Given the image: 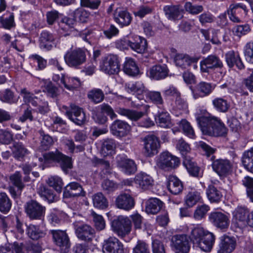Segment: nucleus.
<instances>
[{
    "mask_svg": "<svg viewBox=\"0 0 253 253\" xmlns=\"http://www.w3.org/2000/svg\"><path fill=\"white\" fill-rule=\"evenodd\" d=\"M197 121L203 133L213 136H223L226 134L227 129L224 125L215 117L201 116Z\"/></svg>",
    "mask_w": 253,
    "mask_h": 253,
    "instance_id": "1",
    "label": "nucleus"
},
{
    "mask_svg": "<svg viewBox=\"0 0 253 253\" xmlns=\"http://www.w3.org/2000/svg\"><path fill=\"white\" fill-rule=\"evenodd\" d=\"M189 238L194 245L205 252L211 251L215 240L212 233L206 232L203 227L199 226L192 230Z\"/></svg>",
    "mask_w": 253,
    "mask_h": 253,
    "instance_id": "2",
    "label": "nucleus"
},
{
    "mask_svg": "<svg viewBox=\"0 0 253 253\" xmlns=\"http://www.w3.org/2000/svg\"><path fill=\"white\" fill-rule=\"evenodd\" d=\"M43 156L46 162L59 163L61 169L66 174L68 173L69 170L73 168L72 158L64 155L58 150L46 153L43 154Z\"/></svg>",
    "mask_w": 253,
    "mask_h": 253,
    "instance_id": "3",
    "label": "nucleus"
},
{
    "mask_svg": "<svg viewBox=\"0 0 253 253\" xmlns=\"http://www.w3.org/2000/svg\"><path fill=\"white\" fill-rule=\"evenodd\" d=\"M87 50L76 48L67 51L64 58L66 63L70 67L78 68L86 61Z\"/></svg>",
    "mask_w": 253,
    "mask_h": 253,
    "instance_id": "4",
    "label": "nucleus"
},
{
    "mask_svg": "<svg viewBox=\"0 0 253 253\" xmlns=\"http://www.w3.org/2000/svg\"><path fill=\"white\" fill-rule=\"evenodd\" d=\"M131 226V220L128 217L123 215L116 217L111 222L113 231L121 238H124L130 233Z\"/></svg>",
    "mask_w": 253,
    "mask_h": 253,
    "instance_id": "5",
    "label": "nucleus"
},
{
    "mask_svg": "<svg viewBox=\"0 0 253 253\" xmlns=\"http://www.w3.org/2000/svg\"><path fill=\"white\" fill-rule=\"evenodd\" d=\"M49 234L52 235L53 243L59 248L61 252L68 253L71 247V242L66 231L51 230Z\"/></svg>",
    "mask_w": 253,
    "mask_h": 253,
    "instance_id": "6",
    "label": "nucleus"
},
{
    "mask_svg": "<svg viewBox=\"0 0 253 253\" xmlns=\"http://www.w3.org/2000/svg\"><path fill=\"white\" fill-rule=\"evenodd\" d=\"M180 164L179 159L169 152L162 153L157 161V166L165 171H170L176 169Z\"/></svg>",
    "mask_w": 253,
    "mask_h": 253,
    "instance_id": "7",
    "label": "nucleus"
},
{
    "mask_svg": "<svg viewBox=\"0 0 253 253\" xmlns=\"http://www.w3.org/2000/svg\"><path fill=\"white\" fill-rule=\"evenodd\" d=\"M214 158V156H212L211 158L213 161L212 168L220 177H225L231 173L233 165L229 160L222 159L213 160Z\"/></svg>",
    "mask_w": 253,
    "mask_h": 253,
    "instance_id": "8",
    "label": "nucleus"
},
{
    "mask_svg": "<svg viewBox=\"0 0 253 253\" xmlns=\"http://www.w3.org/2000/svg\"><path fill=\"white\" fill-rule=\"evenodd\" d=\"M25 210L31 219L42 220L44 215L45 208L36 201L31 200L25 205Z\"/></svg>",
    "mask_w": 253,
    "mask_h": 253,
    "instance_id": "9",
    "label": "nucleus"
},
{
    "mask_svg": "<svg viewBox=\"0 0 253 253\" xmlns=\"http://www.w3.org/2000/svg\"><path fill=\"white\" fill-rule=\"evenodd\" d=\"M101 70L109 75L118 74L120 69L119 58L117 55L110 54L105 57L100 65Z\"/></svg>",
    "mask_w": 253,
    "mask_h": 253,
    "instance_id": "10",
    "label": "nucleus"
},
{
    "mask_svg": "<svg viewBox=\"0 0 253 253\" xmlns=\"http://www.w3.org/2000/svg\"><path fill=\"white\" fill-rule=\"evenodd\" d=\"M75 234L77 238L86 243L91 242L95 237V230L87 224L74 223Z\"/></svg>",
    "mask_w": 253,
    "mask_h": 253,
    "instance_id": "11",
    "label": "nucleus"
},
{
    "mask_svg": "<svg viewBox=\"0 0 253 253\" xmlns=\"http://www.w3.org/2000/svg\"><path fill=\"white\" fill-rule=\"evenodd\" d=\"M223 64L219 57L215 54L208 56L200 61V70L203 73H209L210 70L221 69Z\"/></svg>",
    "mask_w": 253,
    "mask_h": 253,
    "instance_id": "12",
    "label": "nucleus"
},
{
    "mask_svg": "<svg viewBox=\"0 0 253 253\" xmlns=\"http://www.w3.org/2000/svg\"><path fill=\"white\" fill-rule=\"evenodd\" d=\"M110 128L112 135L118 138L126 136L131 130L130 126L127 122L118 119L112 123Z\"/></svg>",
    "mask_w": 253,
    "mask_h": 253,
    "instance_id": "13",
    "label": "nucleus"
},
{
    "mask_svg": "<svg viewBox=\"0 0 253 253\" xmlns=\"http://www.w3.org/2000/svg\"><path fill=\"white\" fill-rule=\"evenodd\" d=\"M144 154L146 157H151L157 154L160 147L159 140L154 135H147L144 139Z\"/></svg>",
    "mask_w": 253,
    "mask_h": 253,
    "instance_id": "14",
    "label": "nucleus"
},
{
    "mask_svg": "<svg viewBox=\"0 0 253 253\" xmlns=\"http://www.w3.org/2000/svg\"><path fill=\"white\" fill-rule=\"evenodd\" d=\"M209 221L214 226L220 229H227L230 220L227 215L220 211L211 212L209 216Z\"/></svg>",
    "mask_w": 253,
    "mask_h": 253,
    "instance_id": "15",
    "label": "nucleus"
},
{
    "mask_svg": "<svg viewBox=\"0 0 253 253\" xmlns=\"http://www.w3.org/2000/svg\"><path fill=\"white\" fill-rule=\"evenodd\" d=\"M102 250L104 253H124V246L118 238L110 237L104 240Z\"/></svg>",
    "mask_w": 253,
    "mask_h": 253,
    "instance_id": "16",
    "label": "nucleus"
},
{
    "mask_svg": "<svg viewBox=\"0 0 253 253\" xmlns=\"http://www.w3.org/2000/svg\"><path fill=\"white\" fill-rule=\"evenodd\" d=\"M250 212L245 207H238L233 212V217L237 226L242 228L248 226Z\"/></svg>",
    "mask_w": 253,
    "mask_h": 253,
    "instance_id": "17",
    "label": "nucleus"
},
{
    "mask_svg": "<svg viewBox=\"0 0 253 253\" xmlns=\"http://www.w3.org/2000/svg\"><path fill=\"white\" fill-rule=\"evenodd\" d=\"M171 242L175 250L182 253H188L190 246L188 236L185 234L175 235L172 237Z\"/></svg>",
    "mask_w": 253,
    "mask_h": 253,
    "instance_id": "18",
    "label": "nucleus"
},
{
    "mask_svg": "<svg viewBox=\"0 0 253 253\" xmlns=\"http://www.w3.org/2000/svg\"><path fill=\"white\" fill-rule=\"evenodd\" d=\"M115 205L120 209L128 211L134 207L135 201L130 194L123 193L117 197Z\"/></svg>",
    "mask_w": 253,
    "mask_h": 253,
    "instance_id": "19",
    "label": "nucleus"
},
{
    "mask_svg": "<svg viewBox=\"0 0 253 253\" xmlns=\"http://www.w3.org/2000/svg\"><path fill=\"white\" fill-rule=\"evenodd\" d=\"M85 195V192L84 191L82 185L77 182L69 183L64 188L63 192V197L65 198L84 196Z\"/></svg>",
    "mask_w": 253,
    "mask_h": 253,
    "instance_id": "20",
    "label": "nucleus"
},
{
    "mask_svg": "<svg viewBox=\"0 0 253 253\" xmlns=\"http://www.w3.org/2000/svg\"><path fill=\"white\" fill-rule=\"evenodd\" d=\"M190 88L195 99L209 95L213 89L211 84L205 82H201L194 87H190Z\"/></svg>",
    "mask_w": 253,
    "mask_h": 253,
    "instance_id": "21",
    "label": "nucleus"
},
{
    "mask_svg": "<svg viewBox=\"0 0 253 253\" xmlns=\"http://www.w3.org/2000/svg\"><path fill=\"white\" fill-rule=\"evenodd\" d=\"M66 115L70 120L78 125H82L85 121V115L83 109L75 105H71V110L67 111Z\"/></svg>",
    "mask_w": 253,
    "mask_h": 253,
    "instance_id": "22",
    "label": "nucleus"
},
{
    "mask_svg": "<svg viewBox=\"0 0 253 253\" xmlns=\"http://www.w3.org/2000/svg\"><path fill=\"white\" fill-rule=\"evenodd\" d=\"M169 70L166 65L153 66L147 72V76L151 79L160 80L168 77Z\"/></svg>",
    "mask_w": 253,
    "mask_h": 253,
    "instance_id": "23",
    "label": "nucleus"
},
{
    "mask_svg": "<svg viewBox=\"0 0 253 253\" xmlns=\"http://www.w3.org/2000/svg\"><path fill=\"white\" fill-rule=\"evenodd\" d=\"M236 246V241L234 237L223 236L220 238L218 253H231Z\"/></svg>",
    "mask_w": 253,
    "mask_h": 253,
    "instance_id": "24",
    "label": "nucleus"
},
{
    "mask_svg": "<svg viewBox=\"0 0 253 253\" xmlns=\"http://www.w3.org/2000/svg\"><path fill=\"white\" fill-rule=\"evenodd\" d=\"M225 57L226 62L230 68L234 67H236L239 70H242L245 68V65L238 52L231 50L225 54Z\"/></svg>",
    "mask_w": 253,
    "mask_h": 253,
    "instance_id": "25",
    "label": "nucleus"
},
{
    "mask_svg": "<svg viewBox=\"0 0 253 253\" xmlns=\"http://www.w3.org/2000/svg\"><path fill=\"white\" fill-rule=\"evenodd\" d=\"M54 44V38L52 34L47 31H43L40 35L39 39L40 47L43 50H51Z\"/></svg>",
    "mask_w": 253,
    "mask_h": 253,
    "instance_id": "26",
    "label": "nucleus"
},
{
    "mask_svg": "<svg viewBox=\"0 0 253 253\" xmlns=\"http://www.w3.org/2000/svg\"><path fill=\"white\" fill-rule=\"evenodd\" d=\"M115 111L120 115L126 117L133 121H138L146 114V113L143 112L137 111L136 110L123 107H117L116 108Z\"/></svg>",
    "mask_w": 253,
    "mask_h": 253,
    "instance_id": "27",
    "label": "nucleus"
},
{
    "mask_svg": "<svg viewBox=\"0 0 253 253\" xmlns=\"http://www.w3.org/2000/svg\"><path fill=\"white\" fill-rule=\"evenodd\" d=\"M129 47L138 53L145 52L147 48L146 40L140 36H136L130 40Z\"/></svg>",
    "mask_w": 253,
    "mask_h": 253,
    "instance_id": "28",
    "label": "nucleus"
},
{
    "mask_svg": "<svg viewBox=\"0 0 253 253\" xmlns=\"http://www.w3.org/2000/svg\"><path fill=\"white\" fill-rule=\"evenodd\" d=\"M135 183L142 189H149L153 185V179L151 176L144 172L138 173L134 178Z\"/></svg>",
    "mask_w": 253,
    "mask_h": 253,
    "instance_id": "29",
    "label": "nucleus"
},
{
    "mask_svg": "<svg viewBox=\"0 0 253 253\" xmlns=\"http://www.w3.org/2000/svg\"><path fill=\"white\" fill-rule=\"evenodd\" d=\"M12 155L16 159L21 160L29 153L25 146L19 141H13L11 147Z\"/></svg>",
    "mask_w": 253,
    "mask_h": 253,
    "instance_id": "30",
    "label": "nucleus"
},
{
    "mask_svg": "<svg viewBox=\"0 0 253 253\" xmlns=\"http://www.w3.org/2000/svg\"><path fill=\"white\" fill-rule=\"evenodd\" d=\"M117 164L118 166L126 174H131L136 171V165L132 160L121 158L120 160H118Z\"/></svg>",
    "mask_w": 253,
    "mask_h": 253,
    "instance_id": "31",
    "label": "nucleus"
},
{
    "mask_svg": "<svg viewBox=\"0 0 253 253\" xmlns=\"http://www.w3.org/2000/svg\"><path fill=\"white\" fill-rule=\"evenodd\" d=\"M167 187L169 191L174 195L180 193L183 189L182 182L177 177L173 175L169 176Z\"/></svg>",
    "mask_w": 253,
    "mask_h": 253,
    "instance_id": "32",
    "label": "nucleus"
},
{
    "mask_svg": "<svg viewBox=\"0 0 253 253\" xmlns=\"http://www.w3.org/2000/svg\"><path fill=\"white\" fill-rule=\"evenodd\" d=\"M198 59L197 57L191 58L188 55L178 54L175 56L174 62L177 66L185 69L192 63H196Z\"/></svg>",
    "mask_w": 253,
    "mask_h": 253,
    "instance_id": "33",
    "label": "nucleus"
},
{
    "mask_svg": "<svg viewBox=\"0 0 253 253\" xmlns=\"http://www.w3.org/2000/svg\"><path fill=\"white\" fill-rule=\"evenodd\" d=\"M206 194L208 200L211 203H218L221 201V192L214 185L211 184L206 189Z\"/></svg>",
    "mask_w": 253,
    "mask_h": 253,
    "instance_id": "34",
    "label": "nucleus"
},
{
    "mask_svg": "<svg viewBox=\"0 0 253 253\" xmlns=\"http://www.w3.org/2000/svg\"><path fill=\"white\" fill-rule=\"evenodd\" d=\"M163 203L157 198H150L146 203L145 211L149 214H155L162 209Z\"/></svg>",
    "mask_w": 253,
    "mask_h": 253,
    "instance_id": "35",
    "label": "nucleus"
},
{
    "mask_svg": "<svg viewBox=\"0 0 253 253\" xmlns=\"http://www.w3.org/2000/svg\"><path fill=\"white\" fill-rule=\"evenodd\" d=\"M38 194L44 200L49 203H52L57 201V197L53 191L47 186L41 185L38 189Z\"/></svg>",
    "mask_w": 253,
    "mask_h": 253,
    "instance_id": "36",
    "label": "nucleus"
},
{
    "mask_svg": "<svg viewBox=\"0 0 253 253\" xmlns=\"http://www.w3.org/2000/svg\"><path fill=\"white\" fill-rule=\"evenodd\" d=\"M164 11L169 20H177L182 17L180 14L179 5H166L164 7Z\"/></svg>",
    "mask_w": 253,
    "mask_h": 253,
    "instance_id": "37",
    "label": "nucleus"
},
{
    "mask_svg": "<svg viewBox=\"0 0 253 253\" xmlns=\"http://www.w3.org/2000/svg\"><path fill=\"white\" fill-rule=\"evenodd\" d=\"M26 232L28 237L33 240H38L45 235V233L39 226L33 224L27 226Z\"/></svg>",
    "mask_w": 253,
    "mask_h": 253,
    "instance_id": "38",
    "label": "nucleus"
},
{
    "mask_svg": "<svg viewBox=\"0 0 253 253\" xmlns=\"http://www.w3.org/2000/svg\"><path fill=\"white\" fill-rule=\"evenodd\" d=\"M114 18L115 21L122 27L129 25L132 20L130 14L125 10L116 12Z\"/></svg>",
    "mask_w": 253,
    "mask_h": 253,
    "instance_id": "39",
    "label": "nucleus"
},
{
    "mask_svg": "<svg viewBox=\"0 0 253 253\" xmlns=\"http://www.w3.org/2000/svg\"><path fill=\"white\" fill-rule=\"evenodd\" d=\"M242 162L247 170L253 173V147L243 153Z\"/></svg>",
    "mask_w": 253,
    "mask_h": 253,
    "instance_id": "40",
    "label": "nucleus"
},
{
    "mask_svg": "<svg viewBox=\"0 0 253 253\" xmlns=\"http://www.w3.org/2000/svg\"><path fill=\"white\" fill-rule=\"evenodd\" d=\"M123 70L126 74L132 76H134L139 73L138 68L132 58L126 59L124 65Z\"/></svg>",
    "mask_w": 253,
    "mask_h": 253,
    "instance_id": "41",
    "label": "nucleus"
},
{
    "mask_svg": "<svg viewBox=\"0 0 253 253\" xmlns=\"http://www.w3.org/2000/svg\"><path fill=\"white\" fill-rule=\"evenodd\" d=\"M12 202L4 192L0 193V211L7 213L11 209Z\"/></svg>",
    "mask_w": 253,
    "mask_h": 253,
    "instance_id": "42",
    "label": "nucleus"
},
{
    "mask_svg": "<svg viewBox=\"0 0 253 253\" xmlns=\"http://www.w3.org/2000/svg\"><path fill=\"white\" fill-rule=\"evenodd\" d=\"M93 203L94 207L100 209H104L108 206L107 199L101 192H98L92 196Z\"/></svg>",
    "mask_w": 253,
    "mask_h": 253,
    "instance_id": "43",
    "label": "nucleus"
},
{
    "mask_svg": "<svg viewBox=\"0 0 253 253\" xmlns=\"http://www.w3.org/2000/svg\"><path fill=\"white\" fill-rule=\"evenodd\" d=\"M40 136L42 137L41 141L40 149L43 151H46L49 149L53 144V140L50 135L45 134L44 131L41 129L39 131Z\"/></svg>",
    "mask_w": 253,
    "mask_h": 253,
    "instance_id": "44",
    "label": "nucleus"
},
{
    "mask_svg": "<svg viewBox=\"0 0 253 253\" xmlns=\"http://www.w3.org/2000/svg\"><path fill=\"white\" fill-rule=\"evenodd\" d=\"M116 148V142L113 139H105L102 144L101 153L104 156L111 154Z\"/></svg>",
    "mask_w": 253,
    "mask_h": 253,
    "instance_id": "45",
    "label": "nucleus"
},
{
    "mask_svg": "<svg viewBox=\"0 0 253 253\" xmlns=\"http://www.w3.org/2000/svg\"><path fill=\"white\" fill-rule=\"evenodd\" d=\"M183 164L190 175L194 176L199 175L200 168L190 159V157H185L183 160Z\"/></svg>",
    "mask_w": 253,
    "mask_h": 253,
    "instance_id": "46",
    "label": "nucleus"
},
{
    "mask_svg": "<svg viewBox=\"0 0 253 253\" xmlns=\"http://www.w3.org/2000/svg\"><path fill=\"white\" fill-rule=\"evenodd\" d=\"M212 104L216 110L220 112L225 113L230 108V104L222 98H216L213 100Z\"/></svg>",
    "mask_w": 253,
    "mask_h": 253,
    "instance_id": "47",
    "label": "nucleus"
},
{
    "mask_svg": "<svg viewBox=\"0 0 253 253\" xmlns=\"http://www.w3.org/2000/svg\"><path fill=\"white\" fill-rule=\"evenodd\" d=\"M126 91L131 93L142 94L144 90V86L140 82H135L132 84H127L125 85Z\"/></svg>",
    "mask_w": 253,
    "mask_h": 253,
    "instance_id": "48",
    "label": "nucleus"
},
{
    "mask_svg": "<svg viewBox=\"0 0 253 253\" xmlns=\"http://www.w3.org/2000/svg\"><path fill=\"white\" fill-rule=\"evenodd\" d=\"M156 122L161 127H167L169 126L170 122L169 114L167 112L162 111L159 112L156 117Z\"/></svg>",
    "mask_w": 253,
    "mask_h": 253,
    "instance_id": "49",
    "label": "nucleus"
},
{
    "mask_svg": "<svg viewBox=\"0 0 253 253\" xmlns=\"http://www.w3.org/2000/svg\"><path fill=\"white\" fill-rule=\"evenodd\" d=\"M227 13L230 20L234 22L239 23L241 22L239 16L243 14L242 11L235 6V4H231L227 10Z\"/></svg>",
    "mask_w": 253,
    "mask_h": 253,
    "instance_id": "50",
    "label": "nucleus"
},
{
    "mask_svg": "<svg viewBox=\"0 0 253 253\" xmlns=\"http://www.w3.org/2000/svg\"><path fill=\"white\" fill-rule=\"evenodd\" d=\"M185 10L192 15H197L204 10V7L201 5H197L193 2L186 1L184 5Z\"/></svg>",
    "mask_w": 253,
    "mask_h": 253,
    "instance_id": "51",
    "label": "nucleus"
},
{
    "mask_svg": "<svg viewBox=\"0 0 253 253\" xmlns=\"http://www.w3.org/2000/svg\"><path fill=\"white\" fill-rule=\"evenodd\" d=\"M61 83L64 84L65 88L70 90L77 88L81 85V83L79 79L74 77L68 78L67 81L65 79H62Z\"/></svg>",
    "mask_w": 253,
    "mask_h": 253,
    "instance_id": "52",
    "label": "nucleus"
},
{
    "mask_svg": "<svg viewBox=\"0 0 253 253\" xmlns=\"http://www.w3.org/2000/svg\"><path fill=\"white\" fill-rule=\"evenodd\" d=\"M88 98L95 103L102 102L104 98L103 91L100 89H94L89 91Z\"/></svg>",
    "mask_w": 253,
    "mask_h": 253,
    "instance_id": "53",
    "label": "nucleus"
},
{
    "mask_svg": "<svg viewBox=\"0 0 253 253\" xmlns=\"http://www.w3.org/2000/svg\"><path fill=\"white\" fill-rule=\"evenodd\" d=\"M0 100L2 102L10 104L16 103L18 98L15 97L14 93L10 89H5L0 96Z\"/></svg>",
    "mask_w": 253,
    "mask_h": 253,
    "instance_id": "54",
    "label": "nucleus"
},
{
    "mask_svg": "<svg viewBox=\"0 0 253 253\" xmlns=\"http://www.w3.org/2000/svg\"><path fill=\"white\" fill-rule=\"evenodd\" d=\"M47 183L49 186L52 187L58 193L61 192L63 182L60 177L58 176H52L49 178Z\"/></svg>",
    "mask_w": 253,
    "mask_h": 253,
    "instance_id": "55",
    "label": "nucleus"
},
{
    "mask_svg": "<svg viewBox=\"0 0 253 253\" xmlns=\"http://www.w3.org/2000/svg\"><path fill=\"white\" fill-rule=\"evenodd\" d=\"M197 147L203 153V155L206 156L207 157H210L211 155H213L216 150L215 148L211 147L210 145L202 141H199L197 143Z\"/></svg>",
    "mask_w": 253,
    "mask_h": 253,
    "instance_id": "56",
    "label": "nucleus"
},
{
    "mask_svg": "<svg viewBox=\"0 0 253 253\" xmlns=\"http://www.w3.org/2000/svg\"><path fill=\"white\" fill-rule=\"evenodd\" d=\"M179 126L182 129L184 133L190 138H194L195 136L194 131L190 123L186 120H182L179 123Z\"/></svg>",
    "mask_w": 253,
    "mask_h": 253,
    "instance_id": "57",
    "label": "nucleus"
},
{
    "mask_svg": "<svg viewBox=\"0 0 253 253\" xmlns=\"http://www.w3.org/2000/svg\"><path fill=\"white\" fill-rule=\"evenodd\" d=\"M9 180L11 183L17 188L23 189L25 187L22 180V175L19 171H16L9 177Z\"/></svg>",
    "mask_w": 253,
    "mask_h": 253,
    "instance_id": "58",
    "label": "nucleus"
},
{
    "mask_svg": "<svg viewBox=\"0 0 253 253\" xmlns=\"http://www.w3.org/2000/svg\"><path fill=\"white\" fill-rule=\"evenodd\" d=\"M89 16V13L83 8L76 9L73 13V17L77 21L84 23Z\"/></svg>",
    "mask_w": 253,
    "mask_h": 253,
    "instance_id": "59",
    "label": "nucleus"
},
{
    "mask_svg": "<svg viewBox=\"0 0 253 253\" xmlns=\"http://www.w3.org/2000/svg\"><path fill=\"white\" fill-rule=\"evenodd\" d=\"M94 226L97 231H101L105 227V222L103 217L93 211L91 213Z\"/></svg>",
    "mask_w": 253,
    "mask_h": 253,
    "instance_id": "60",
    "label": "nucleus"
},
{
    "mask_svg": "<svg viewBox=\"0 0 253 253\" xmlns=\"http://www.w3.org/2000/svg\"><path fill=\"white\" fill-rule=\"evenodd\" d=\"M22 247L17 243L8 246L0 247V253H21Z\"/></svg>",
    "mask_w": 253,
    "mask_h": 253,
    "instance_id": "61",
    "label": "nucleus"
},
{
    "mask_svg": "<svg viewBox=\"0 0 253 253\" xmlns=\"http://www.w3.org/2000/svg\"><path fill=\"white\" fill-rule=\"evenodd\" d=\"M201 199V196L197 192H189L186 197V204L189 207L195 205Z\"/></svg>",
    "mask_w": 253,
    "mask_h": 253,
    "instance_id": "62",
    "label": "nucleus"
},
{
    "mask_svg": "<svg viewBox=\"0 0 253 253\" xmlns=\"http://www.w3.org/2000/svg\"><path fill=\"white\" fill-rule=\"evenodd\" d=\"M42 247L38 243L28 244L22 248L21 253H42Z\"/></svg>",
    "mask_w": 253,
    "mask_h": 253,
    "instance_id": "63",
    "label": "nucleus"
},
{
    "mask_svg": "<svg viewBox=\"0 0 253 253\" xmlns=\"http://www.w3.org/2000/svg\"><path fill=\"white\" fill-rule=\"evenodd\" d=\"M210 210V207L206 205L199 206L196 208L194 213V217L197 220H200L205 217L207 212Z\"/></svg>",
    "mask_w": 253,
    "mask_h": 253,
    "instance_id": "64",
    "label": "nucleus"
}]
</instances>
